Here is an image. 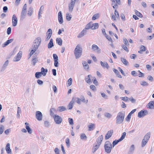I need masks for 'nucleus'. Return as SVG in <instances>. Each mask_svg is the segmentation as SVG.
<instances>
[{"instance_id": "f257e3e1", "label": "nucleus", "mask_w": 154, "mask_h": 154, "mask_svg": "<svg viewBox=\"0 0 154 154\" xmlns=\"http://www.w3.org/2000/svg\"><path fill=\"white\" fill-rule=\"evenodd\" d=\"M125 116V113L122 112H119L116 118V122L117 125L123 124Z\"/></svg>"}, {"instance_id": "f03ea898", "label": "nucleus", "mask_w": 154, "mask_h": 154, "mask_svg": "<svg viewBox=\"0 0 154 154\" xmlns=\"http://www.w3.org/2000/svg\"><path fill=\"white\" fill-rule=\"evenodd\" d=\"M82 49L81 46L79 44H78L74 50V53L75 58H79L82 55Z\"/></svg>"}, {"instance_id": "7ed1b4c3", "label": "nucleus", "mask_w": 154, "mask_h": 154, "mask_svg": "<svg viewBox=\"0 0 154 154\" xmlns=\"http://www.w3.org/2000/svg\"><path fill=\"white\" fill-rule=\"evenodd\" d=\"M112 144L109 141H106L104 145V148L105 151L107 153L111 152L112 148Z\"/></svg>"}, {"instance_id": "20e7f679", "label": "nucleus", "mask_w": 154, "mask_h": 154, "mask_svg": "<svg viewBox=\"0 0 154 154\" xmlns=\"http://www.w3.org/2000/svg\"><path fill=\"white\" fill-rule=\"evenodd\" d=\"M41 40L40 37H38L35 40L34 45L32 46V49H35L36 48V50L41 43Z\"/></svg>"}, {"instance_id": "39448f33", "label": "nucleus", "mask_w": 154, "mask_h": 154, "mask_svg": "<svg viewBox=\"0 0 154 154\" xmlns=\"http://www.w3.org/2000/svg\"><path fill=\"white\" fill-rule=\"evenodd\" d=\"M53 118L55 122L57 124H60L62 122L63 119L62 118L59 116L54 115L53 116Z\"/></svg>"}, {"instance_id": "423d86ee", "label": "nucleus", "mask_w": 154, "mask_h": 154, "mask_svg": "<svg viewBox=\"0 0 154 154\" xmlns=\"http://www.w3.org/2000/svg\"><path fill=\"white\" fill-rule=\"evenodd\" d=\"M148 114V111L146 110H142L140 111L138 114V117L140 118L143 117Z\"/></svg>"}, {"instance_id": "0eeeda50", "label": "nucleus", "mask_w": 154, "mask_h": 154, "mask_svg": "<svg viewBox=\"0 0 154 154\" xmlns=\"http://www.w3.org/2000/svg\"><path fill=\"white\" fill-rule=\"evenodd\" d=\"M112 2L111 5L113 8L115 9L118 6L117 5H120V0H110Z\"/></svg>"}, {"instance_id": "6e6552de", "label": "nucleus", "mask_w": 154, "mask_h": 154, "mask_svg": "<svg viewBox=\"0 0 154 154\" xmlns=\"http://www.w3.org/2000/svg\"><path fill=\"white\" fill-rule=\"evenodd\" d=\"M35 116L36 119L38 121L42 120V115L41 112L39 111H37L36 112Z\"/></svg>"}, {"instance_id": "1a4fd4ad", "label": "nucleus", "mask_w": 154, "mask_h": 154, "mask_svg": "<svg viewBox=\"0 0 154 154\" xmlns=\"http://www.w3.org/2000/svg\"><path fill=\"white\" fill-rule=\"evenodd\" d=\"M18 20L15 14H14L12 17V23L14 26H16Z\"/></svg>"}, {"instance_id": "9d476101", "label": "nucleus", "mask_w": 154, "mask_h": 154, "mask_svg": "<svg viewBox=\"0 0 154 154\" xmlns=\"http://www.w3.org/2000/svg\"><path fill=\"white\" fill-rule=\"evenodd\" d=\"M22 54V51H20L16 57L14 58V61H18L20 60L21 58Z\"/></svg>"}, {"instance_id": "9b49d317", "label": "nucleus", "mask_w": 154, "mask_h": 154, "mask_svg": "<svg viewBox=\"0 0 154 154\" xmlns=\"http://www.w3.org/2000/svg\"><path fill=\"white\" fill-rule=\"evenodd\" d=\"M92 49L94 51H97V52L98 53H100L101 52V49L96 45L94 44L92 45Z\"/></svg>"}, {"instance_id": "f8f14e48", "label": "nucleus", "mask_w": 154, "mask_h": 154, "mask_svg": "<svg viewBox=\"0 0 154 154\" xmlns=\"http://www.w3.org/2000/svg\"><path fill=\"white\" fill-rule=\"evenodd\" d=\"M75 4V2L72 0H71V2L69 4V11L72 12L73 10L74 6Z\"/></svg>"}, {"instance_id": "ddd939ff", "label": "nucleus", "mask_w": 154, "mask_h": 154, "mask_svg": "<svg viewBox=\"0 0 154 154\" xmlns=\"http://www.w3.org/2000/svg\"><path fill=\"white\" fill-rule=\"evenodd\" d=\"M58 20L59 23L60 24H62L63 23V16L61 12L59 11L58 14Z\"/></svg>"}, {"instance_id": "4468645a", "label": "nucleus", "mask_w": 154, "mask_h": 154, "mask_svg": "<svg viewBox=\"0 0 154 154\" xmlns=\"http://www.w3.org/2000/svg\"><path fill=\"white\" fill-rule=\"evenodd\" d=\"M52 33V31L51 29H49L47 32V37L46 39V41H48L51 37Z\"/></svg>"}, {"instance_id": "2eb2a0df", "label": "nucleus", "mask_w": 154, "mask_h": 154, "mask_svg": "<svg viewBox=\"0 0 154 154\" xmlns=\"http://www.w3.org/2000/svg\"><path fill=\"white\" fill-rule=\"evenodd\" d=\"M113 130H110L107 132L105 136L106 140H107L111 137L113 134Z\"/></svg>"}, {"instance_id": "dca6fc26", "label": "nucleus", "mask_w": 154, "mask_h": 154, "mask_svg": "<svg viewBox=\"0 0 154 154\" xmlns=\"http://www.w3.org/2000/svg\"><path fill=\"white\" fill-rule=\"evenodd\" d=\"M5 149L7 153L8 154H11L12 152L10 148V144L9 143L7 144Z\"/></svg>"}, {"instance_id": "f3484780", "label": "nucleus", "mask_w": 154, "mask_h": 154, "mask_svg": "<svg viewBox=\"0 0 154 154\" xmlns=\"http://www.w3.org/2000/svg\"><path fill=\"white\" fill-rule=\"evenodd\" d=\"M103 137L102 135H100L99 136V137H98V138L96 140V142H97V145H98L99 146L100 145L102 141Z\"/></svg>"}, {"instance_id": "a211bd4d", "label": "nucleus", "mask_w": 154, "mask_h": 154, "mask_svg": "<svg viewBox=\"0 0 154 154\" xmlns=\"http://www.w3.org/2000/svg\"><path fill=\"white\" fill-rule=\"evenodd\" d=\"M14 40V39H11L8 40L6 42H5L2 45V47L4 48L7 45H8L9 44L11 43Z\"/></svg>"}, {"instance_id": "6ab92c4d", "label": "nucleus", "mask_w": 154, "mask_h": 154, "mask_svg": "<svg viewBox=\"0 0 154 154\" xmlns=\"http://www.w3.org/2000/svg\"><path fill=\"white\" fill-rule=\"evenodd\" d=\"M100 63L101 65V66L103 68H106L107 69H108L109 68V66L107 63L106 62H103L102 61H101L100 62Z\"/></svg>"}, {"instance_id": "aec40b11", "label": "nucleus", "mask_w": 154, "mask_h": 154, "mask_svg": "<svg viewBox=\"0 0 154 154\" xmlns=\"http://www.w3.org/2000/svg\"><path fill=\"white\" fill-rule=\"evenodd\" d=\"M74 102V98H73L72 100L70 102L68 106V107H69V109H72V108L73 107V106Z\"/></svg>"}, {"instance_id": "412c9836", "label": "nucleus", "mask_w": 154, "mask_h": 154, "mask_svg": "<svg viewBox=\"0 0 154 154\" xmlns=\"http://www.w3.org/2000/svg\"><path fill=\"white\" fill-rule=\"evenodd\" d=\"M87 32L86 29H84L78 35L77 37L78 38H80L83 37L85 35Z\"/></svg>"}, {"instance_id": "4be33fe9", "label": "nucleus", "mask_w": 154, "mask_h": 154, "mask_svg": "<svg viewBox=\"0 0 154 154\" xmlns=\"http://www.w3.org/2000/svg\"><path fill=\"white\" fill-rule=\"evenodd\" d=\"M135 149L134 146L132 145L130 146L128 154H133Z\"/></svg>"}, {"instance_id": "5701e85b", "label": "nucleus", "mask_w": 154, "mask_h": 154, "mask_svg": "<svg viewBox=\"0 0 154 154\" xmlns=\"http://www.w3.org/2000/svg\"><path fill=\"white\" fill-rule=\"evenodd\" d=\"M148 107L150 109H154V101H150L148 104Z\"/></svg>"}, {"instance_id": "b1692460", "label": "nucleus", "mask_w": 154, "mask_h": 154, "mask_svg": "<svg viewBox=\"0 0 154 154\" xmlns=\"http://www.w3.org/2000/svg\"><path fill=\"white\" fill-rule=\"evenodd\" d=\"M95 125L94 124L91 123L90 125H88L89 131H93L95 128Z\"/></svg>"}, {"instance_id": "393cba45", "label": "nucleus", "mask_w": 154, "mask_h": 154, "mask_svg": "<svg viewBox=\"0 0 154 154\" xmlns=\"http://www.w3.org/2000/svg\"><path fill=\"white\" fill-rule=\"evenodd\" d=\"M91 75H88L86 77L85 79L86 82L89 84H90L92 82L91 79Z\"/></svg>"}, {"instance_id": "a878e982", "label": "nucleus", "mask_w": 154, "mask_h": 154, "mask_svg": "<svg viewBox=\"0 0 154 154\" xmlns=\"http://www.w3.org/2000/svg\"><path fill=\"white\" fill-rule=\"evenodd\" d=\"M150 137V132H148L144 136L143 139L148 141Z\"/></svg>"}, {"instance_id": "bb28decb", "label": "nucleus", "mask_w": 154, "mask_h": 154, "mask_svg": "<svg viewBox=\"0 0 154 154\" xmlns=\"http://www.w3.org/2000/svg\"><path fill=\"white\" fill-rule=\"evenodd\" d=\"M9 63V61L8 60H6L2 67V71L4 70L8 66Z\"/></svg>"}, {"instance_id": "cd10ccee", "label": "nucleus", "mask_w": 154, "mask_h": 154, "mask_svg": "<svg viewBox=\"0 0 154 154\" xmlns=\"http://www.w3.org/2000/svg\"><path fill=\"white\" fill-rule=\"evenodd\" d=\"M41 71L40 72L43 76H45L46 75L48 71L47 69H45L43 67L42 68Z\"/></svg>"}, {"instance_id": "c85d7f7f", "label": "nucleus", "mask_w": 154, "mask_h": 154, "mask_svg": "<svg viewBox=\"0 0 154 154\" xmlns=\"http://www.w3.org/2000/svg\"><path fill=\"white\" fill-rule=\"evenodd\" d=\"M82 64L83 67L86 69L88 70L89 69V66L87 63L86 61H82Z\"/></svg>"}, {"instance_id": "c756f323", "label": "nucleus", "mask_w": 154, "mask_h": 154, "mask_svg": "<svg viewBox=\"0 0 154 154\" xmlns=\"http://www.w3.org/2000/svg\"><path fill=\"white\" fill-rule=\"evenodd\" d=\"M26 13V10H22L21 15V19H23L24 18L25 16Z\"/></svg>"}, {"instance_id": "7c9ffc66", "label": "nucleus", "mask_w": 154, "mask_h": 154, "mask_svg": "<svg viewBox=\"0 0 154 154\" xmlns=\"http://www.w3.org/2000/svg\"><path fill=\"white\" fill-rule=\"evenodd\" d=\"M99 27V25L97 23H92V29H97Z\"/></svg>"}, {"instance_id": "2f4dec72", "label": "nucleus", "mask_w": 154, "mask_h": 154, "mask_svg": "<svg viewBox=\"0 0 154 154\" xmlns=\"http://www.w3.org/2000/svg\"><path fill=\"white\" fill-rule=\"evenodd\" d=\"M54 46L53 39L51 38L50 39L49 42L48 44V48H50L53 47Z\"/></svg>"}, {"instance_id": "473e14b6", "label": "nucleus", "mask_w": 154, "mask_h": 154, "mask_svg": "<svg viewBox=\"0 0 154 154\" xmlns=\"http://www.w3.org/2000/svg\"><path fill=\"white\" fill-rule=\"evenodd\" d=\"M121 60L122 63L125 66H128L129 65V62L126 60L125 58L121 57Z\"/></svg>"}, {"instance_id": "72a5a7b5", "label": "nucleus", "mask_w": 154, "mask_h": 154, "mask_svg": "<svg viewBox=\"0 0 154 154\" xmlns=\"http://www.w3.org/2000/svg\"><path fill=\"white\" fill-rule=\"evenodd\" d=\"M56 40L57 43L58 45L60 46L62 45V40L61 38H57Z\"/></svg>"}, {"instance_id": "f704fd0d", "label": "nucleus", "mask_w": 154, "mask_h": 154, "mask_svg": "<svg viewBox=\"0 0 154 154\" xmlns=\"http://www.w3.org/2000/svg\"><path fill=\"white\" fill-rule=\"evenodd\" d=\"M66 108L63 106H59L58 108V110L60 112H61L63 111L66 110Z\"/></svg>"}, {"instance_id": "c9c22d12", "label": "nucleus", "mask_w": 154, "mask_h": 154, "mask_svg": "<svg viewBox=\"0 0 154 154\" xmlns=\"http://www.w3.org/2000/svg\"><path fill=\"white\" fill-rule=\"evenodd\" d=\"M100 146L96 144L95 146H93L92 149V152L93 153L94 152L98 149Z\"/></svg>"}, {"instance_id": "e433bc0d", "label": "nucleus", "mask_w": 154, "mask_h": 154, "mask_svg": "<svg viewBox=\"0 0 154 154\" xmlns=\"http://www.w3.org/2000/svg\"><path fill=\"white\" fill-rule=\"evenodd\" d=\"M21 110L20 108L18 107H17V117L18 118L20 117V113H21Z\"/></svg>"}, {"instance_id": "4c0bfd02", "label": "nucleus", "mask_w": 154, "mask_h": 154, "mask_svg": "<svg viewBox=\"0 0 154 154\" xmlns=\"http://www.w3.org/2000/svg\"><path fill=\"white\" fill-rule=\"evenodd\" d=\"M38 60L37 58L35 57H34L32 60V63L33 64L34 66H35V63L37 62Z\"/></svg>"}, {"instance_id": "58836bf2", "label": "nucleus", "mask_w": 154, "mask_h": 154, "mask_svg": "<svg viewBox=\"0 0 154 154\" xmlns=\"http://www.w3.org/2000/svg\"><path fill=\"white\" fill-rule=\"evenodd\" d=\"M126 133L125 132H123L122 133L121 137L119 139V140L120 141L122 140L125 138L126 135Z\"/></svg>"}, {"instance_id": "ea45409f", "label": "nucleus", "mask_w": 154, "mask_h": 154, "mask_svg": "<svg viewBox=\"0 0 154 154\" xmlns=\"http://www.w3.org/2000/svg\"><path fill=\"white\" fill-rule=\"evenodd\" d=\"M120 142V141L119 140V139L118 140H115L113 141L112 143V147H114L115 145H117Z\"/></svg>"}, {"instance_id": "a19ab883", "label": "nucleus", "mask_w": 154, "mask_h": 154, "mask_svg": "<svg viewBox=\"0 0 154 154\" xmlns=\"http://www.w3.org/2000/svg\"><path fill=\"white\" fill-rule=\"evenodd\" d=\"M42 75L40 72H37L35 73V77L37 79L40 78Z\"/></svg>"}, {"instance_id": "79ce46f5", "label": "nucleus", "mask_w": 154, "mask_h": 154, "mask_svg": "<svg viewBox=\"0 0 154 154\" xmlns=\"http://www.w3.org/2000/svg\"><path fill=\"white\" fill-rule=\"evenodd\" d=\"M81 101L83 103H87L88 102V100H85L84 96H82L80 99Z\"/></svg>"}, {"instance_id": "37998d69", "label": "nucleus", "mask_w": 154, "mask_h": 154, "mask_svg": "<svg viewBox=\"0 0 154 154\" xmlns=\"http://www.w3.org/2000/svg\"><path fill=\"white\" fill-rule=\"evenodd\" d=\"M91 26L92 23L90 22L87 24L85 29H86V30L88 29H92Z\"/></svg>"}, {"instance_id": "c03bdc74", "label": "nucleus", "mask_w": 154, "mask_h": 154, "mask_svg": "<svg viewBox=\"0 0 154 154\" xmlns=\"http://www.w3.org/2000/svg\"><path fill=\"white\" fill-rule=\"evenodd\" d=\"M99 17V14H94L92 17V20H95L96 19H98Z\"/></svg>"}, {"instance_id": "a18cd8bd", "label": "nucleus", "mask_w": 154, "mask_h": 154, "mask_svg": "<svg viewBox=\"0 0 154 154\" xmlns=\"http://www.w3.org/2000/svg\"><path fill=\"white\" fill-rule=\"evenodd\" d=\"M26 128L29 134H31L32 133V130L29 126H26Z\"/></svg>"}, {"instance_id": "49530a36", "label": "nucleus", "mask_w": 154, "mask_h": 154, "mask_svg": "<svg viewBox=\"0 0 154 154\" xmlns=\"http://www.w3.org/2000/svg\"><path fill=\"white\" fill-rule=\"evenodd\" d=\"M80 137L81 139L83 140H86L87 139V137H86L85 134L84 133H82L81 134Z\"/></svg>"}, {"instance_id": "de8ad7c7", "label": "nucleus", "mask_w": 154, "mask_h": 154, "mask_svg": "<svg viewBox=\"0 0 154 154\" xmlns=\"http://www.w3.org/2000/svg\"><path fill=\"white\" fill-rule=\"evenodd\" d=\"M135 14H136L138 17H143V15L141 14L137 10H135Z\"/></svg>"}, {"instance_id": "09e8293b", "label": "nucleus", "mask_w": 154, "mask_h": 154, "mask_svg": "<svg viewBox=\"0 0 154 154\" xmlns=\"http://www.w3.org/2000/svg\"><path fill=\"white\" fill-rule=\"evenodd\" d=\"M148 141H146L143 139L141 143V146L142 147H144Z\"/></svg>"}, {"instance_id": "8fccbe9b", "label": "nucleus", "mask_w": 154, "mask_h": 154, "mask_svg": "<svg viewBox=\"0 0 154 154\" xmlns=\"http://www.w3.org/2000/svg\"><path fill=\"white\" fill-rule=\"evenodd\" d=\"M65 142L67 146L69 147L70 146V143L69 139L68 138H67Z\"/></svg>"}, {"instance_id": "3c124183", "label": "nucleus", "mask_w": 154, "mask_h": 154, "mask_svg": "<svg viewBox=\"0 0 154 154\" xmlns=\"http://www.w3.org/2000/svg\"><path fill=\"white\" fill-rule=\"evenodd\" d=\"M44 126L48 128L50 125V123L48 121H45L44 122Z\"/></svg>"}, {"instance_id": "603ef678", "label": "nucleus", "mask_w": 154, "mask_h": 154, "mask_svg": "<svg viewBox=\"0 0 154 154\" xmlns=\"http://www.w3.org/2000/svg\"><path fill=\"white\" fill-rule=\"evenodd\" d=\"M4 130V127L3 125H0V135L2 134Z\"/></svg>"}, {"instance_id": "864d4df0", "label": "nucleus", "mask_w": 154, "mask_h": 154, "mask_svg": "<svg viewBox=\"0 0 154 154\" xmlns=\"http://www.w3.org/2000/svg\"><path fill=\"white\" fill-rule=\"evenodd\" d=\"M104 116L106 117L109 119L112 116V115L110 114L109 113H108V112L105 113H104Z\"/></svg>"}, {"instance_id": "5fc2aeb1", "label": "nucleus", "mask_w": 154, "mask_h": 154, "mask_svg": "<svg viewBox=\"0 0 154 154\" xmlns=\"http://www.w3.org/2000/svg\"><path fill=\"white\" fill-rule=\"evenodd\" d=\"M140 84L143 86H147L148 85V83L146 82L143 81L141 82Z\"/></svg>"}, {"instance_id": "6e6d98bb", "label": "nucleus", "mask_w": 154, "mask_h": 154, "mask_svg": "<svg viewBox=\"0 0 154 154\" xmlns=\"http://www.w3.org/2000/svg\"><path fill=\"white\" fill-rule=\"evenodd\" d=\"M72 18L71 16L69 14H66V19L68 21H70Z\"/></svg>"}, {"instance_id": "4d7b16f0", "label": "nucleus", "mask_w": 154, "mask_h": 154, "mask_svg": "<svg viewBox=\"0 0 154 154\" xmlns=\"http://www.w3.org/2000/svg\"><path fill=\"white\" fill-rule=\"evenodd\" d=\"M32 8L30 7L29 8V11H28V14L29 16H31L32 14Z\"/></svg>"}, {"instance_id": "13d9d810", "label": "nucleus", "mask_w": 154, "mask_h": 154, "mask_svg": "<svg viewBox=\"0 0 154 154\" xmlns=\"http://www.w3.org/2000/svg\"><path fill=\"white\" fill-rule=\"evenodd\" d=\"M115 16H116V17L118 19H119V16L118 11H117L116 10H115Z\"/></svg>"}, {"instance_id": "bf43d9fd", "label": "nucleus", "mask_w": 154, "mask_h": 154, "mask_svg": "<svg viewBox=\"0 0 154 154\" xmlns=\"http://www.w3.org/2000/svg\"><path fill=\"white\" fill-rule=\"evenodd\" d=\"M72 78H70L68 80V86H70L72 84Z\"/></svg>"}, {"instance_id": "052dcab7", "label": "nucleus", "mask_w": 154, "mask_h": 154, "mask_svg": "<svg viewBox=\"0 0 154 154\" xmlns=\"http://www.w3.org/2000/svg\"><path fill=\"white\" fill-rule=\"evenodd\" d=\"M74 100H77L75 101L78 104H81V100H80V99H79L78 97H76L74 98Z\"/></svg>"}, {"instance_id": "680f3d73", "label": "nucleus", "mask_w": 154, "mask_h": 154, "mask_svg": "<svg viewBox=\"0 0 154 154\" xmlns=\"http://www.w3.org/2000/svg\"><path fill=\"white\" fill-rule=\"evenodd\" d=\"M68 120L69 125H73V120L72 119L69 118Z\"/></svg>"}, {"instance_id": "e2e57ef3", "label": "nucleus", "mask_w": 154, "mask_h": 154, "mask_svg": "<svg viewBox=\"0 0 154 154\" xmlns=\"http://www.w3.org/2000/svg\"><path fill=\"white\" fill-rule=\"evenodd\" d=\"M92 79V80H93V82L95 85H98V82L97 81V80L95 77H94Z\"/></svg>"}, {"instance_id": "0e129e2a", "label": "nucleus", "mask_w": 154, "mask_h": 154, "mask_svg": "<svg viewBox=\"0 0 154 154\" xmlns=\"http://www.w3.org/2000/svg\"><path fill=\"white\" fill-rule=\"evenodd\" d=\"M105 36L107 38V39L108 40L111 42L112 43V40L110 36H108L107 35H106Z\"/></svg>"}, {"instance_id": "69168bd1", "label": "nucleus", "mask_w": 154, "mask_h": 154, "mask_svg": "<svg viewBox=\"0 0 154 154\" xmlns=\"http://www.w3.org/2000/svg\"><path fill=\"white\" fill-rule=\"evenodd\" d=\"M11 29L10 27H8L7 31V33L8 35H10L11 33Z\"/></svg>"}, {"instance_id": "338daca9", "label": "nucleus", "mask_w": 154, "mask_h": 154, "mask_svg": "<svg viewBox=\"0 0 154 154\" xmlns=\"http://www.w3.org/2000/svg\"><path fill=\"white\" fill-rule=\"evenodd\" d=\"M90 88L94 91H95L96 90L95 86L93 85H91L90 86Z\"/></svg>"}, {"instance_id": "774afa93", "label": "nucleus", "mask_w": 154, "mask_h": 154, "mask_svg": "<svg viewBox=\"0 0 154 154\" xmlns=\"http://www.w3.org/2000/svg\"><path fill=\"white\" fill-rule=\"evenodd\" d=\"M122 47L126 51H128V48L125 45H122Z\"/></svg>"}]
</instances>
